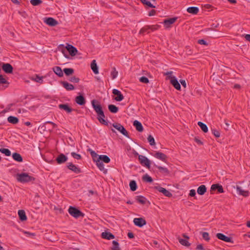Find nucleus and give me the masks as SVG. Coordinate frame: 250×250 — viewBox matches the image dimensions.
<instances>
[{
  "label": "nucleus",
  "mask_w": 250,
  "mask_h": 250,
  "mask_svg": "<svg viewBox=\"0 0 250 250\" xmlns=\"http://www.w3.org/2000/svg\"><path fill=\"white\" fill-rule=\"evenodd\" d=\"M8 82L3 78V76L0 74V84H8Z\"/></svg>",
  "instance_id": "obj_54"
},
{
  "label": "nucleus",
  "mask_w": 250,
  "mask_h": 250,
  "mask_svg": "<svg viewBox=\"0 0 250 250\" xmlns=\"http://www.w3.org/2000/svg\"><path fill=\"white\" fill-rule=\"evenodd\" d=\"M113 247L111 248L112 250H121L119 247V244L116 241H112Z\"/></svg>",
  "instance_id": "obj_43"
},
{
  "label": "nucleus",
  "mask_w": 250,
  "mask_h": 250,
  "mask_svg": "<svg viewBox=\"0 0 250 250\" xmlns=\"http://www.w3.org/2000/svg\"><path fill=\"white\" fill-rule=\"evenodd\" d=\"M2 70L7 74L12 73L13 68L10 63H3L2 65Z\"/></svg>",
  "instance_id": "obj_6"
},
{
  "label": "nucleus",
  "mask_w": 250,
  "mask_h": 250,
  "mask_svg": "<svg viewBox=\"0 0 250 250\" xmlns=\"http://www.w3.org/2000/svg\"><path fill=\"white\" fill-rule=\"evenodd\" d=\"M99 160H100L101 161H103L105 163H108L110 161V159L108 156L105 155H100L98 158Z\"/></svg>",
  "instance_id": "obj_35"
},
{
  "label": "nucleus",
  "mask_w": 250,
  "mask_h": 250,
  "mask_svg": "<svg viewBox=\"0 0 250 250\" xmlns=\"http://www.w3.org/2000/svg\"><path fill=\"white\" fill-rule=\"evenodd\" d=\"M134 224L139 227H142L146 223V220L143 218H135L133 220Z\"/></svg>",
  "instance_id": "obj_7"
},
{
  "label": "nucleus",
  "mask_w": 250,
  "mask_h": 250,
  "mask_svg": "<svg viewBox=\"0 0 250 250\" xmlns=\"http://www.w3.org/2000/svg\"><path fill=\"white\" fill-rule=\"evenodd\" d=\"M97 115V119L101 124L105 125H108L107 121L105 120V116L104 115V111L98 114Z\"/></svg>",
  "instance_id": "obj_11"
},
{
  "label": "nucleus",
  "mask_w": 250,
  "mask_h": 250,
  "mask_svg": "<svg viewBox=\"0 0 250 250\" xmlns=\"http://www.w3.org/2000/svg\"><path fill=\"white\" fill-rule=\"evenodd\" d=\"M129 186H130V189L132 191H135L136 190V189H137V188L136 183L134 180H132V181H130V182L129 183Z\"/></svg>",
  "instance_id": "obj_39"
},
{
  "label": "nucleus",
  "mask_w": 250,
  "mask_h": 250,
  "mask_svg": "<svg viewBox=\"0 0 250 250\" xmlns=\"http://www.w3.org/2000/svg\"><path fill=\"white\" fill-rule=\"evenodd\" d=\"M112 93L117 96L114 98V99L118 102H120L122 101L124 97L123 95V94L121 93V92L116 89H114L112 91Z\"/></svg>",
  "instance_id": "obj_10"
},
{
  "label": "nucleus",
  "mask_w": 250,
  "mask_h": 250,
  "mask_svg": "<svg viewBox=\"0 0 250 250\" xmlns=\"http://www.w3.org/2000/svg\"><path fill=\"white\" fill-rule=\"evenodd\" d=\"M172 74V71H168V72H167L166 73H165V75L167 76L168 78L171 80V77H172L171 76Z\"/></svg>",
  "instance_id": "obj_61"
},
{
  "label": "nucleus",
  "mask_w": 250,
  "mask_h": 250,
  "mask_svg": "<svg viewBox=\"0 0 250 250\" xmlns=\"http://www.w3.org/2000/svg\"><path fill=\"white\" fill-rule=\"evenodd\" d=\"M59 107L66 111L67 113H70L72 111V109L67 104H60Z\"/></svg>",
  "instance_id": "obj_28"
},
{
  "label": "nucleus",
  "mask_w": 250,
  "mask_h": 250,
  "mask_svg": "<svg viewBox=\"0 0 250 250\" xmlns=\"http://www.w3.org/2000/svg\"><path fill=\"white\" fill-rule=\"evenodd\" d=\"M189 196H191V197H194L196 195V192H195V190L194 189H191L190 190V192H189Z\"/></svg>",
  "instance_id": "obj_59"
},
{
  "label": "nucleus",
  "mask_w": 250,
  "mask_h": 250,
  "mask_svg": "<svg viewBox=\"0 0 250 250\" xmlns=\"http://www.w3.org/2000/svg\"><path fill=\"white\" fill-rule=\"evenodd\" d=\"M216 237L221 240H223L226 242H230L231 241V238L229 237L223 233H218L216 234Z\"/></svg>",
  "instance_id": "obj_17"
},
{
  "label": "nucleus",
  "mask_w": 250,
  "mask_h": 250,
  "mask_svg": "<svg viewBox=\"0 0 250 250\" xmlns=\"http://www.w3.org/2000/svg\"><path fill=\"white\" fill-rule=\"evenodd\" d=\"M136 201L142 205H145L146 202V199L143 196H137L136 197Z\"/></svg>",
  "instance_id": "obj_33"
},
{
  "label": "nucleus",
  "mask_w": 250,
  "mask_h": 250,
  "mask_svg": "<svg viewBox=\"0 0 250 250\" xmlns=\"http://www.w3.org/2000/svg\"><path fill=\"white\" fill-rule=\"evenodd\" d=\"M194 141L199 145H202L203 144V142L201 140H200L198 138H197L196 137H195L194 138Z\"/></svg>",
  "instance_id": "obj_63"
},
{
  "label": "nucleus",
  "mask_w": 250,
  "mask_h": 250,
  "mask_svg": "<svg viewBox=\"0 0 250 250\" xmlns=\"http://www.w3.org/2000/svg\"><path fill=\"white\" fill-rule=\"evenodd\" d=\"M148 25L145 26L142 28L141 30H140L139 34H143L145 32L149 33V30Z\"/></svg>",
  "instance_id": "obj_48"
},
{
  "label": "nucleus",
  "mask_w": 250,
  "mask_h": 250,
  "mask_svg": "<svg viewBox=\"0 0 250 250\" xmlns=\"http://www.w3.org/2000/svg\"><path fill=\"white\" fill-rule=\"evenodd\" d=\"M71 155L74 158L76 159L77 160L81 159V156L80 154L76 153L75 152H72Z\"/></svg>",
  "instance_id": "obj_57"
},
{
  "label": "nucleus",
  "mask_w": 250,
  "mask_h": 250,
  "mask_svg": "<svg viewBox=\"0 0 250 250\" xmlns=\"http://www.w3.org/2000/svg\"><path fill=\"white\" fill-rule=\"evenodd\" d=\"M207 191V188L205 185H201L197 188V192L198 194L204 195Z\"/></svg>",
  "instance_id": "obj_30"
},
{
  "label": "nucleus",
  "mask_w": 250,
  "mask_h": 250,
  "mask_svg": "<svg viewBox=\"0 0 250 250\" xmlns=\"http://www.w3.org/2000/svg\"><path fill=\"white\" fill-rule=\"evenodd\" d=\"M7 120L9 123L13 124H16L19 122L18 118L14 116H9V117H8Z\"/></svg>",
  "instance_id": "obj_37"
},
{
  "label": "nucleus",
  "mask_w": 250,
  "mask_h": 250,
  "mask_svg": "<svg viewBox=\"0 0 250 250\" xmlns=\"http://www.w3.org/2000/svg\"><path fill=\"white\" fill-rule=\"evenodd\" d=\"M91 104L97 115L103 111L102 107L98 101L93 100L91 101Z\"/></svg>",
  "instance_id": "obj_4"
},
{
  "label": "nucleus",
  "mask_w": 250,
  "mask_h": 250,
  "mask_svg": "<svg viewBox=\"0 0 250 250\" xmlns=\"http://www.w3.org/2000/svg\"><path fill=\"white\" fill-rule=\"evenodd\" d=\"M198 42L200 44L207 45L206 42L203 39L198 40Z\"/></svg>",
  "instance_id": "obj_60"
},
{
  "label": "nucleus",
  "mask_w": 250,
  "mask_h": 250,
  "mask_svg": "<svg viewBox=\"0 0 250 250\" xmlns=\"http://www.w3.org/2000/svg\"><path fill=\"white\" fill-rule=\"evenodd\" d=\"M61 83L63 86L67 90H72L74 89V86L67 82H62Z\"/></svg>",
  "instance_id": "obj_26"
},
{
  "label": "nucleus",
  "mask_w": 250,
  "mask_h": 250,
  "mask_svg": "<svg viewBox=\"0 0 250 250\" xmlns=\"http://www.w3.org/2000/svg\"><path fill=\"white\" fill-rule=\"evenodd\" d=\"M156 12L155 10H151L148 14L149 16H152L156 14Z\"/></svg>",
  "instance_id": "obj_62"
},
{
  "label": "nucleus",
  "mask_w": 250,
  "mask_h": 250,
  "mask_svg": "<svg viewBox=\"0 0 250 250\" xmlns=\"http://www.w3.org/2000/svg\"><path fill=\"white\" fill-rule=\"evenodd\" d=\"M198 125L200 127V128H201L203 132L205 133L208 132V128L206 124L201 122H198Z\"/></svg>",
  "instance_id": "obj_38"
},
{
  "label": "nucleus",
  "mask_w": 250,
  "mask_h": 250,
  "mask_svg": "<svg viewBox=\"0 0 250 250\" xmlns=\"http://www.w3.org/2000/svg\"><path fill=\"white\" fill-rule=\"evenodd\" d=\"M187 12L192 14H197L199 12V9L197 7H189L187 9Z\"/></svg>",
  "instance_id": "obj_31"
},
{
  "label": "nucleus",
  "mask_w": 250,
  "mask_h": 250,
  "mask_svg": "<svg viewBox=\"0 0 250 250\" xmlns=\"http://www.w3.org/2000/svg\"><path fill=\"white\" fill-rule=\"evenodd\" d=\"M118 74V72L116 70V68L115 67L112 68V70L111 72V76L112 77V79H115Z\"/></svg>",
  "instance_id": "obj_44"
},
{
  "label": "nucleus",
  "mask_w": 250,
  "mask_h": 250,
  "mask_svg": "<svg viewBox=\"0 0 250 250\" xmlns=\"http://www.w3.org/2000/svg\"><path fill=\"white\" fill-rule=\"evenodd\" d=\"M69 81L71 82L77 83L79 82L80 79H79V78H78L75 76H73L70 78Z\"/></svg>",
  "instance_id": "obj_55"
},
{
  "label": "nucleus",
  "mask_w": 250,
  "mask_h": 250,
  "mask_svg": "<svg viewBox=\"0 0 250 250\" xmlns=\"http://www.w3.org/2000/svg\"><path fill=\"white\" fill-rule=\"evenodd\" d=\"M217 190L219 193H223L224 192L223 188L222 186L219 184H213L211 187V190Z\"/></svg>",
  "instance_id": "obj_22"
},
{
  "label": "nucleus",
  "mask_w": 250,
  "mask_h": 250,
  "mask_svg": "<svg viewBox=\"0 0 250 250\" xmlns=\"http://www.w3.org/2000/svg\"><path fill=\"white\" fill-rule=\"evenodd\" d=\"M155 166L159 169V171L162 174H164L165 175H168L169 174V171L167 168L157 165H155Z\"/></svg>",
  "instance_id": "obj_29"
},
{
  "label": "nucleus",
  "mask_w": 250,
  "mask_h": 250,
  "mask_svg": "<svg viewBox=\"0 0 250 250\" xmlns=\"http://www.w3.org/2000/svg\"><path fill=\"white\" fill-rule=\"evenodd\" d=\"M170 83L177 90L181 89V85L175 77H171Z\"/></svg>",
  "instance_id": "obj_13"
},
{
  "label": "nucleus",
  "mask_w": 250,
  "mask_h": 250,
  "mask_svg": "<svg viewBox=\"0 0 250 250\" xmlns=\"http://www.w3.org/2000/svg\"><path fill=\"white\" fill-rule=\"evenodd\" d=\"M148 29L151 31L156 30L159 29L160 26L158 25H148Z\"/></svg>",
  "instance_id": "obj_51"
},
{
  "label": "nucleus",
  "mask_w": 250,
  "mask_h": 250,
  "mask_svg": "<svg viewBox=\"0 0 250 250\" xmlns=\"http://www.w3.org/2000/svg\"><path fill=\"white\" fill-rule=\"evenodd\" d=\"M155 188L157 189L159 192L163 193V194L167 197H170L172 196V193L165 188L162 187H155Z\"/></svg>",
  "instance_id": "obj_14"
},
{
  "label": "nucleus",
  "mask_w": 250,
  "mask_h": 250,
  "mask_svg": "<svg viewBox=\"0 0 250 250\" xmlns=\"http://www.w3.org/2000/svg\"><path fill=\"white\" fill-rule=\"evenodd\" d=\"M88 151L90 152V153L91 156L92 157V158H93L94 161H96V160L95 159V158H97V157H98L97 154L94 151H93V150H92L91 149H89Z\"/></svg>",
  "instance_id": "obj_52"
},
{
  "label": "nucleus",
  "mask_w": 250,
  "mask_h": 250,
  "mask_svg": "<svg viewBox=\"0 0 250 250\" xmlns=\"http://www.w3.org/2000/svg\"><path fill=\"white\" fill-rule=\"evenodd\" d=\"M96 162V165L99 169L101 171H103L104 173H106L107 169L104 168V165L103 163V162L100 161V160H99L97 159V160L95 161Z\"/></svg>",
  "instance_id": "obj_21"
},
{
  "label": "nucleus",
  "mask_w": 250,
  "mask_h": 250,
  "mask_svg": "<svg viewBox=\"0 0 250 250\" xmlns=\"http://www.w3.org/2000/svg\"><path fill=\"white\" fill-rule=\"evenodd\" d=\"M17 179L19 182L21 183H27L34 181L35 178L29 175L26 173H21L20 174H17Z\"/></svg>",
  "instance_id": "obj_1"
},
{
  "label": "nucleus",
  "mask_w": 250,
  "mask_h": 250,
  "mask_svg": "<svg viewBox=\"0 0 250 250\" xmlns=\"http://www.w3.org/2000/svg\"><path fill=\"white\" fill-rule=\"evenodd\" d=\"M113 126L125 136L128 137L127 131L120 124L118 123H114L113 124Z\"/></svg>",
  "instance_id": "obj_5"
},
{
  "label": "nucleus",
  "mask_w": 250,
  "mask_h": 250,
  "mask_svg": "<svg viewBox=\"0 0 250 250\" xmlns=\"http://www.w3.org/2000/svg\"><path fill=\"white\" fill-rule=\"evenodd\" d=\"M12 157L13 159L17 162H22V158L20 154L18 153H14L12 154Z\"/></svg>",
  "instance_id": "obj_34"
},
{
  "label": "nucleus",
  "mask_w": 250,
  "mask_h": 250,
  "mask_svg": "<svg viewBox=\"0 0 250 250\" xmlns=\"http://www.w3.org/2000/svg\"><path fill=\"white\" fill-rule=\"evenodd\" d=\"M236 189L237 191L239 192V194H240L244 197H247L248 196L249 191L242 189L241 187L237 186L236 187Z\"/></svg>",
  "instance_id": "obj_25"
},
{
  "label": "nucleus",
  "mask_w": 250,
  "mask_h": 250,
  "mask_svg": "<svg viewBox=\"0 0 250 250\" xmlns=\"http://www.w3.org/2000/svg\"><path fill=\"white\" fill-rule=\"evenodd\" d=\"M142 178H143V180L144 181H145L146 182L151 183L153 181L152 178L150 176H149L148 175H147V174L144 175L143 176Z\"/></svg>",
  "instance_id": "obj_42"
},
{
  "label": "nucleus",
  "mask_w": 250,
  "mask_h": 250,
  "mask_svg": "<svg viewBox=\"0 0 250 250\" xmlns=\"http://www.w3.org/2000/svg\"><path fill=\"white\" fill-rule=\"evenodd\" d=\"M179 241L180 243V244L183 246L188 247L190 245V244L188 242L187 240L180 239L179 240Z\"/></svg>",
  "instance_id": "obj_46"
},
{
  "label": "nucleus",
  "mask_w": 250,
  "mask_h": 250,
  "mask_svg": "<svg viewBox=\"0 0 250 250\" xmlns=\"http://www.w3.org/2000/svg\"><path fill=\"white\" fill-rule=\"evenodd\" d=\"M76 103L80 105H83L85 104V99L82 95L77 96L75 98Z\"/></svg>",
  "instance_id": "obj_16"
},
{
  "label": "nucleus",
  "mask_w": 250,
  "mask_h": 250,
  "mask_svg": "<svg viewBox=\"0 0 250 250\" xmlns=\"http://www.w3.org/2000/svg\"><path fill=\"white\" fill-rule=\"evenodd\" d=\"M177 17H174L172 18L165 19L164 21V24L166 28H168L170 27V25L174 23L177 20Z\"/></svg>",
  "instance_id": "obj_9"
},
{
  "label": "nucleus",
  "mask_w": 250,
  "mask_h": 250,
  "mask_svg": "<svg viewBox=\"0 0 250 250\" xmlns=\"http://www.w3.org/2000/svg\"><path fill=\"white\" fill-rule=\"evenodd\" d=\"M56 160L58 164H62L67 160V158L63 154H61L56 158Z\"/></svg>",
  "instance_id": "obj_15"
},
{
  "label": "nucleus",
  "mask_w": 250,
  "mask_h": 250,
  "mask_svg": "<svg viewBox=\"0 0 250 250\" xmlns=\"http://www.w3.org/2000/svg\"><path fill=\"white\" fill-rule=\"evenodd\" d=\"M65 48L71 56H75L78 52V50L76 48L72 45L67 44Z\"/></svg>",
  "instance_id": "obj_8"
},
{
  "label": "nucleus",
  "mask_w": 250,
  "mask_h": 250,
  "mask_svg": "<svg viewBox=\"0 0 250 250\" xmlns=\"http://www.w3.org/2000/svg\"><path fill=\"white\" fill-rule=\"evenodd\" d=\"M203 238L206 241H208L209 240L210 238L208 232H204L202 233Z\"/></svg>",
  "instance_id": "obj_53"
},
{
  "label": "nucleus",
  "mask_w": 250,
  "mask_h": 250,
  "mask_svg": "<svg viewBox=\"0 0 250 250\" xmlns=\"http://www.w3.org/2000/svg\"><path fill=\"white\" fill-rule=\"evenodd\" d=\"M42 2V0H31L30 3L33 6H37Z\"/></svg>",
  "instance_id": "obj_47"
},
{
  "label": "nucleus",
  "mask_w": 250,
  "mask_h": 250,
  "mask_svg": "<svg viewBox=\"0 0 250 250\" xmlns=\"http://www.w3.org/2000/svg\"><path fill=\"white\" fill-rule=\"evenodd\" d=\"M154 156L155 158L159 159L160 160H161L162 161H164V162L166 161V160L167 158V156L166 154H165L164 153H163L162 152H157L154 155Z\"/></svg>",
  "instance_id": "obj_19"
},
{
  "label": "nucleus",
  "mask_w": 250,
  "mask_h": 250,
  "mask_svg": "<svg viewBox=\"0 0 250 250\" xmlns=\"http://www.w3.org/2000/svg\"><path fill=\"white\" fill-rule=\"evenodd\" d=\"M108 107L109 110L111 113H116L119 110L118 107L114 104H109V105H108Z\"/></svg>",
  "instance_id": "obj_36"
},
{
  "label": "nucleus",
  "mask_w": 250,
  "mask_h": 250,
  "mask_svg": "<svg viewBox=\"0 0 250 250\" xmlns=\"http://www.w3.org/2000/svg\"><path fill=\"white\" fill-rule=\"evenodd\" d=\"M212 132L216 137L218 138L220 137V133L218 130L214 129L212 130Z\"/></svg>",
  "instance_id": "obj_56"
},
{
  "label": "nucleus",
  "mask_w": 250,
  "mask_h": 250,
  "mask_svg": "<svg viewBox=\"0 0 250 250\" xmlns=\"http://www.w3.org/2000/svg\"><path fill=\"white\" fill-rule=\"evenodd\" d=\"M91 68L95 74L99 73L98 67L95 60H93L91 63Z\"/></svg>",
  "instance_id": "obj_27"
},
{
  "label": "nucleus",
  "mask_w": 250,
  "mask_h": 250,
  "mask_svg": "<svg viewBox=\"0 0 250 250\" xmlns=\"http://www.w3.org/2000/svg\"><path fill=\"white\" fill-rule=\"evenodd\" d=\"M18 215L21 221H23L27 220L25 212L23 210H19L18 211Z\"/></svg>",
  "instance_id": "obj_32"
},
{
  "label": "nucleus",
  "mask_w": 250,
  "mask_h": 250,
  "mask_svg": "<svg viewBox=\"0 0 250 250\" xmlns=\"http://www.w3.org/2000/svg\"><path fill=\"white\" fill-rule=\"evenodd\" d=\"M63 72L66 76H69L74 73V70L72 68H66L63 69Z\"/></svg>",
  "instance_id": "obj_41"
},
{
  "label": "nucleus",
  "mask_w": 250,
  "mask_h": 250,
  "mask_svg": "<svg viewBox=\"0 0 250 250\" xmlns=\"http://www.w3.org/2000/svg\"><path fill=\"white\" fill-rule=\"evenodd\" d=\"M147 140L151 146H153L155 144L154 138L151 135H149L147 138Z\"/></svg>",
  "instance_id": "obj_49"
},
{
  "label": "nucleus",
  "mask_w": 250,
  "mask_h": 250,
  "mask_svg": "<svg viewBox=\"0 0 250 250\" xmlns=\"http://www.w3.org/2000/svg\"><path fill=\"white\" fill-rule=\"evenodd\" d=\"M196 249L198 250H204V247L202 244L197 245Z\"/></svg>",
  "instance_id": "obj_64"
},
{
  "label": "nucleus",
  "mask_w": 250,
  "mask_h": 250,
  "mask_svg": "<svg viewBox=\"0 0 250 250\" xmlns=\"http://www.w3.org/2000/svg\"><path fill=\"white\" fill-rule=\"evenodd\" d=\"M69 214L75 218H79V217H83L84 214L80 210L75 207H70L68 209Z\"/></svg>",
  "instance_id": "obj_2"
},
{
  "label": "nucleus",
  "mask_w": 250,
  "mask_h": 250,
  "mask_svg": "<svg viewBox=\"0 0 250 250\" xmlns=\"http://www.w3.org/2000/svg\"><path fill=\"white\" fill-rule=\"evenodd\" d=\"M54 72L60 77L63 76V74L61 68L59 66H55L53 68Z\"/></svg>",
  "instance_id": "obj_23"
},
{
  "label": "nucleus",
  "mask_w": 250,
  "mask_h": 250,
  "mask_svg": "<svg viewBox=\"0 0 250 250\" xmlns=\"http://www.w3.org/2000/svg\"><path fill=\"white\" fill-rule=\"evenodd\" d=\"M139 160L142 166H145L148 168H150V162L147 157L142 155H139Z\"/></svg>",
  "instance_id": "obj_3"
},
{
  "label": "nucleus",
  "mask_w": 250,
  "mask_h": 250,
  "mask_svg": "<svg viewBox=\"0 0 250 250\" xmlns=\"http://www.w3.org/2000/svg\"><path fill=\"white\" fill-rule=\"evenodd\" d=\"M133 125L139 132H142L143 131V127L141 123L138 121L135 120L133 122Z\"/></svg>",
  "instance_id": "obj_24"
},
{
  "label": "nucleus",
  "mask_w": 250,
  "mask_h": 250,
  "mask_svg": "<svg viewBox=\"0 0 250 250\" xmlns=\"http://www.w3.org/2000/svg\"><path fill=\"white\" fill-rule=\"evenodd\" d=\"M44 22L48 25L54 26L58 24V22L52 18H47L44 20Z\"/></svg>",
  "instance_id": "obj_12"
},
{
  "label": "nucleus",
  "mask_w": 250,
  "mask_h": 250,
  "mask_svg": "<svg viewBox=\"0 0 250 250\" xmlns=\"http://www.w3.org/2000/svg\"><path fill=\"white\" fill-rule=\"evenodd\" d=\"M0 152L4 154L7 156L11 155V151L7 148H0Z\"/></svg>",
  "instance_id": "obj_45"
},
{
  "label": "nucleus",
  "mask_w": 250,
  "mask_h": 250,
  "mask_svg": "<svg viewBox=\"0 0 250 250\" xmlns=\"http://www.w3.org/2000/svg\"><path fill=\"white\" fill-rule=\"evenodd\" d=\"M35 77V78H32L31 80L40 83H43V77H40L38 75H36Z\"/></svg>",
  "instance_id": "obj_40"
},
{
  "label": "nucleus",
  "mask_w": 250,
  "mask_h": 250,
  "mask_svg": "<svg viewBox=\"0 0 250 250\" xmlns=\"http://www.w3.org/2000/svg\"><path fill=\"white\" fill-rule=\"evenodd\" d=\"M51 124L52 125L53 128H56V127H57V125L56 124H55L54 123L52 122L51 121L46 122L44 124L46 125V124Z\"/></svg>",
  "instance_id": "obj_58"
},
{
  "label": "nucleus",
  "mask_w": 250,
  "mask_h": 250,
  "mask_svg": "<svg viewBox=\"0 0 250 250\" xmlns=\"http://www.w3.org/2000/svg\"><path fill=\"white\" fill-rule=\"evenodd\" d=\"M102 237L103 238L108 239V240L112 239L115 238V236L113 234H112L110 232H106V231L102 232Z\"/></svg>",
  "instance_id": "obj_20"
},
{
  "label": "nucleus",
  "mask_w": 250,
  "mask_h": 250,
  "mask_svg": "<svg viewBox=\"0 0 250 250\" xmlns=\"http://www.w3.org/2000/svg\"><path fill=\"white\" fill-rule=\"evenodd\" d=\"M67 167L76 173H79L81 172V169L72 163H69L68 164Z\"/></svg>",
  "instance_id": "obj_18"
},
{
  "label": "nucleus",
  "mask_w": 250,
  "mask_h": 250,
  "mask_svg": "<svg viewBox=\"0 0 250 250\" xmlns=\"http://www.w3.org/2000/svg\"><path fill=\"white\" fill-rule=\"evenodd\" d=\"M140 82L144 83H149V80L147 78L143 76L139 79Z\"/></svg>",
  "instance_id": "obj_50"
}]
</instances>
